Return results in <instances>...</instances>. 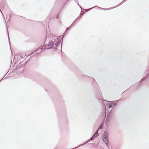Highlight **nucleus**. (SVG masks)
<instances>
[{"mask_svg": "<svg viewBox=\"0 0 149 149\" xmlns=\"http://www.w3.org/2000/svg\"><path fill=\"white\" fill-rule=\"evenodd\" d=\"M103 139L104 142L106 145L108 144L109 141L108 138V133L107 132H104Z\"/></svg>", "mask_w": 149, "mask_h": 149, "instance_id": "1", "label": "nucleus"}, {"mask_svg": "<svg viewBox=\"0 0 149 149\" xmlns=\"http://www.w3.org/2000/svg\"><path fill=\"white\" fill-rule=\"evenodd\" d=\"M98 130H97V131L94 134V135L92 136V137L91 138V140H93L95 138V137H97L98 135Z\"/></svg>", "mask_w": 149, "mask_h": 149, "instance_id": "2", "label": "nucleus"}, {"mask_svg": "<svg viewBox=\"0 0 149 149\" xmlns=\"http://www.w3.org/2000/svg\"><path fill=\"white\" fill-rule=\"evenodd\" d=\"M40 49V50L39 52V53L41 52L42 50L44 51L45 49V46H40L37 49V50H39Z\"/></svg>", "mask_w": 149, "mask_h": 149, "instance_id": "3", "label": "nucleus"}, {"mask_svg": "<svg viewBox=\"0 0 149 149\" xmlns=\"http://www.w3.org/2000/svg\"><path fill=\"white\" fill-rule=\"evenodd\" d=\"M112 103H108L107 104V105L109 107V108H110L112 107Z\"/></svg>", "mask_w": 149, "mask_h": 149, "instance_id": "4", "label": "nucleus"}, {"mask_svg": "<svg viewBox=\"0 0 149 149\" xmlns=\"http://www.w3.org/2000/svg\"><path fill=\"white\" fill-rule=\"evenodd\" d=\"M102 124H101L100 125L99 127V129H98V130L100 129H101L102 128Z\"/></svg>", "mask_w": 149, "mask_h": 149, "instance_id": "5", "label": "nucleus"}, {"mask_svg": "<svg viewBox=\"0 0 149 149\" xmlns=\"http://www.w3.org/2000/svg\"><path fill=\"white\" fill-rule=\"evenodd\" d=\"M40 49L39 50H37H37L36 51V52L38 51V52L39 53V52H40Z\"/></svg>", "mask_w": 149, "mask_h": 149, "instance_id": "6", "label": "nucleus"}]
</instances>
